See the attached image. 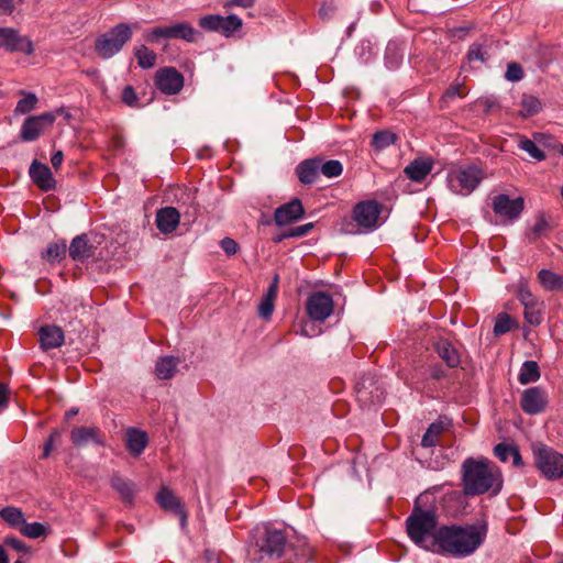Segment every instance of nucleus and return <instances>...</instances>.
I'll use <instances>...</instances> for the list:
<instances>
[{"label":"nucleus","instance_id":"obj_1","mask_svg":"<svg viewBox=\"0 0 563 563\" xmlns=\"http://www.w3.org/2000/svg\"><path fill=\"white\" fill-rule=\"evenodd\" d=\"M486 536V525L442 526L433 534L432 547L440 553L466 558L484 543Z\"/></svg>","mask_w":563,"mask_h":563},{"label":"nucleus","instance_id":"obj_2","mask_svg":"<svg viewBox=\"0 0 563 563\" xmlns=\"http://www.w3.org/2000/svg\"><path fill=\"white\" fill-rule=\"evenodd\" d=\"M462 481L465 495H482L492 490L500 492L503 486L501 473L487 459H466L462 464Z\"/></svg>","mask_w":563,"mask_h":563},{"label":"nucleus","instance_id":"obj_3","mask_svg":"<svg viewBox=\"0 0 563 563\" xmlns=\"http://www.w3.org/2000/svg\"><path fill=\"white\" fill-rule=\"evenodd\" d=\"M254 538L255 544L249 552L252 560H275L284 553L286 537L282 530L269 526L256 527Z\"/></svg>","mask_w":563,"mask_h":563},{"label":"nucleus","instance_id":"obj_4","mask_svg":"<svg viewBox=\"0 0 563 563\" xmlns=\"http://www.w3.org/2000/svg\"><path fill=\"white\" fill-rule=\"evenodd\" d=\"M485 177V172L475 164L453 166L448 170L446 184L453 194L468 196L481 185Z\"/></svg>","mask_w":563,"mask_h":563},{"label":"nucleus","instance_id":"obj_5","mask_svg":"<svg viewBox=\"0 0 563 563\" xmlns=\"http://www.w3.org/2000/svg\"><path fill=\"white\" fill-rule=\"evenodd\" d=\"M438 518L434 512L415 508L406 520L407 533L417 545L430 549L428 541L437 532ZM433 540L430 542L432 544Z\"/></svg>","mask_w":563,"mask_h":563},{"label":"nucleus","instance_id":"obj_6","mask_svg":"<svg viewBox=\"0 0 563 563\" xmlns=\"http://www.w3.org/2000/svg\"><path fill=\"white\" fill-rule=\"evenodd\" d=\"M135 29H139L137 23H119L114 25L108 32L97 37L95 52L103 59L113 57L131 40L133 30Z\"/></svg>","mask_w":563,"mask_h":563},{"label":"nucleus","instance_id":"obj_7","mask_svg":"<svg viewBox=\"0 0 563 563\" xmlns=\"http://www.w3.org/2000/svg\"><path fill=\"white\" fill-rule=\"evenodd\" d=\"M198 31L187 22H179L166 26H157L144 32V40L148 43H158L161 40H184L195 42Z\"/></svg>","mask_w":563,"mask_h":563},{"label":"nucleus","instance_id":"obj_8","mask_svg":"<svg viewBox=\"0 0 563 563\" xmlns=\"http://www.w3.org/2000/svg\"><path fill=\"white\" fill-rule=\"evenodd\" d=\"M534 461L538 470L551 481L563 476V455L553 449L541 445L534 449Z\"/></svg>","mask_w":563,"mask_h":563},{"label":"nucleus","instance_id":"obj_9","mask_svg":"<svg viewBox=\"0 0 563 563\" xmlns=\"http://www.w3.org/2000/svg\"><path fill=\"white\" fill-rule=\"evenodd\" d=\"M102 242L103 235L100 234L77 235L69 245V256L75 262L84 263L96 255V251Z\"/></svg>","mask_w":563,"mask_h":563},{"label":"nucleus","instance_id":"obj_10","mask_svg":"<svg viewBox=\"0 0 563 563\" xmlns=\"http://www.w3.org/2000/svg\"><path fill=\"white\" fill-rule=\"evenodd\" d=\"M382 206L375 200L357 203L353 209V219L365 232L373 231L379 225Z\"/></svg>","mask_w":563,"mask_h":563},{"label":"nucleus","instance_id":"obj_11","mask_svg":"<svg viewBox=\"0 0 563 563\" xmlns=\"http://www.w3.org/2000/svg\"><path fill=\"white\" fill-rule=\"evenodd\" d=\"M55 120L56 117L52 112H44L26 118L20 130L21 140L32 142L38 139L47 129L52 128Z\"/></svg>","mask_w":563,"mask_h":563},{"label":"nucleus","instance_id":"obj_12","mask_svg":"<svg viewBox=\"0 0 563 563\" xmlns=\"http://www.w3.org/2000/svg\"><path fill=\"white\" fill-rule=\"evenodd\" d=\"M306 309L310 319L322 322L333 312V299L327 292H312L307 299Z\"/></svg>","mask_w":563,"mask_h":563},{"label":"nucleus","instance_id":"obj_13","mask_svg":"<svg viewBox=\"0 0 563 563\" xmlns=\"http://www.w3.org/2000/svg\"><path fill=\"white\" fill-rule=\"evenodd\" d=\"M520 406L527 415H539L548 406V394L539 386L527 388L522 391Z\"/></svg>","mask_w":563,"mask_h":563},{"label":"nucleus","instance_id":"obj_14","mask_svg":"<svg viewBox=\"0 0 563 563\" xmlns=\"http://www.w3.org/2000/svg\"><path fill=\"white\" fill-rule=\"evenodd\" d=\"M492 206L496 214L508 220H515L523 211L525 200L521 197L510 199L509 196L500 194L493 198Z\"/></svg>","mask_w":563,"mask_h":563},{"label":"nucleus","instance_id":"obj_15","mask_svg":"<svg viewBox=\"0 0 563 563\" xmlns=\"http://www.w3.org/2000/svg\"><path fill=\"white\" fill-rule=\"evenodd\" d=\"M155 86L165 95H176L184 86V77L175 68H162L155 75Z\"/></svg>","mask_w":563,"mask_h":563},{"label":"nucleus","instance_id":"obj_16","mask_svg":"<svg viewBox=\"0 0 563 563\" xmlns=\"http://www.w3.org/2000/svg\"><path fill=\"white\" fill-rule=\"evenodd\" d=\"M7 48L10 52H22L31 55L34 51L32 42L27 37L21 36L18 31L10 27L0 29V48Z\"/></svg>","mask_w":563,"mask_h":563},{"label":"nucleus","instance_id":"obj_17","mask_svg":"<svg viewBox=\"0 0 563 563\" xmlns=\"http://www.w3.org/2000/svg\"><path fill=\"white\" fill-rule=\"evenodd\" d=\"M157 504L166 511L177 516L184 528L187 525V512L180 499L167 487H162L156 495Z\"/></svg>","mask_w":563,"mask_h":563},{"label":"nucleus","instance_id":"obj_18","mask_svg":"<svg viewBox=\"0 0 563 563\" xmlns=\"http://www.w3.org/2000/svg\"><path fill=\"white\" fill-rule=\"evenodd\" d=\"M305 213V209L299 199L279 206L274 212V221L278 227L288 225L299 220Z\"/></svg>","mask_w":563,"mask_h":563},{"label":"nucleus","instance_id":"obj_19","mask_svg":"<svg viewBox=\"0 0 563 563\" xmlns=\"http://www.w3.org/2000/svg\"><path fill=\"white\" fill-rule=\"evenodd\" d=\"M70 440L76 446L89 443L104 445V434L97 427H74L70 431Z\"/></svg>","mask_w":563,"mask_h":563},{"label":"nucleus","instance_id":"obj_20","mask_svg":"<svg viewBox=\"0 0 563 563\" xmlns=\"http://www.w3.org/2000/svg\"><path fill=\"white\" fill-rule=\"evenodd\" d=\"M30 177L33 183L44 191L54 190L56 187V181L53 177V174L49 167L45 164H42L37 161H34L30 167Z\"/></svg>","mask_w":563,"mask_h":563},{"label":"nucleus","instance_id":"obj_21","mask_svg":"<svg viewBox=\"0 0 563 563\" xmlns=\"http://www.w3.org/2000/svg\"><path fill=\"white\" fill-rule=\"evenodd\" d=\"M552 137L544 133H534L533 140L520 137L518 147L530 155L533 159L542 162L547 158L544 152L537 145V143L549 146Z\"/></svg>","mask_w":563,"mask_h":563},{"label":"nucleus","instance_id":"obj_22","mask_svg":"<svg viewBox=\"0 0 563 563\" xmlns=\"http://www.w3.org/2000/svg\"><path fill=\"white\" fill-rule=\"evenodd\" d=\"M156 227L164 234L172 233L176 230L180 221V213L174 207H165L156 213Z\"/></svg>","mask_w":563,"mask_h":563},{"label":"nucleus","instance_id":"obj_23","mask_svg":"<svg viewBox=\"0 0 563 563\" xmlns=\"http://www.w3.org/2000/svg\"><path fill=\"white\" fill-rule=\"evenodd\" d=\"M40 344L45 351L57 349L63 345L65 341L64 331L56 325H44L38 330Z\"/></svg>","mask_w":563,"mask_h":563},{"label":"nucleus","instance_id":"obj_24","mask_svg":"<svg viewBox=\"0 0 563 563\" xmlns=\"http://www.w3.org/2000/svg\"><path fill=\"white\" fill-rule=\"evenodd\" d=\"M111 487L119 494L121 500L128 505H132L136 494L135 484L119 475H113L110 479Z\"/></svg>","mask_w":563,"mask_h":563},{"label":"nucleus","instance_id":"obj_25","mask_svg":"<svg viewBox=\"0 0 563 563\" xmlns=\"http://www.w3.org/2000/svg\"><path fill=\"white\" fill-rule=\"evenodd\" d=\"M432 159H415L406 166L404 173L412 181H422L432 170Z\"/></svg>","mask_w":563,"mask_h":563},{"label":"nucleus","instance_id":"obj_26","mask_svg":"<svg viewBox=\"0 0 563 563\" xmlns=\"http://www.w3.org/2000/svg\"><path fill=\"white\" fill-rule=\"evenodd\" d=\"M242 27V20L234 14L228 16L213 15V31L229 37Z\"/></svg>","mask_w":563,"mask_h":563},{"label":"nucleus","instance_id":"obj_27","mask_svg":"<svg viewBox=\"0 0 563 563\" xmlns=\"http://www.w3.org/2000/svg\"><path fill=\"white\" fill-rule=\"evenodd\" d=\"M299 180L302 184H313L320 175L319 158H311L301 162L296 168Z\"/></svg>","mask_w":563,"mask_h":563},{"label":"nucleus","instance_id":"obj_28","mask_svg":"<svg viewBox=\"0 0 563 563\" xmlns=\"http://www.w3.org/2000/svg\"><path fill=\"white\" fill-rule=\"evenodd\" d=\"M278 292V276L276 275L268 286L265 295L263 296L260 306L258 314L264 319H269L274 311V301Z\"/></svg>","mask_w":563,"mask_h":563},{"label":"nucleus","instance_id":"obj_29","mask_svg":"<svg viewBox=\"0 0 563 563\" xmlns=\"http://www.w3.org/2000/svg\"><path fill=\"white\" fill-rule=\"evenodd\" d=\"M147 435L144 431L129 429L126 432V449L133 456H139L147 445Z\"/></svg>","mask_w":563,"mask_h":563},{"label":"nucleus","instance_id":"obj_30","mask_svg":"<svg viewBox=\"0 0 563 563\" xmlns=\"http://www.w3.org/2000/svg\"><path fill=\"white\" fill-rule=\"evenodd\" d=\"M179 364V360L174 356H164L157 360L155 365V375L158 379H170Z\"/></svg>","mask_w":563,"mask_h":563},{"label":"nucleus","instance_id":"obj_31","mask_svg":"<svg viewBox=\"0 0 563 563\" xmlns=\"http://www.w3.org/2000/svg\"><path fill=\"white\" fill-rule=\"evenodd\" d=\"M538 280L548 291H558L563 289V277L550 269H541L538 273Z\"/></svg>","mask_w":563,"mask_h":563},{"label":"nucleus","instance_id":"obj_32","mask_svg":"<svg viewBox=\"0 0 563 563\" xmlns=\"http://www.w3.org/2000/svg\"><path fill=\"white\" fill-rule=\"evenodd\" d=\"M439 356L450 366L455 367L460 364V354L456 349L446 340H440L437 343Z\"/></svg>","mask_w":563,"mask_h":563},{"label":"nucleus","instance_id":"obj_33","mask_svg":"<svg viewBox=\"0 0 563 563\" xmlns=\"http://www.w3.org/2000/svg\"><path fill=\"white\" fill-rule=\"evenodd\" d=\"M446 427L448 424L442 420L431 423L422 437L421 445L423 448L435 446L438 444L440 434L445 431Z\"/></svg>","mask_w":563,"mask_h":563},{"label":"nucleus","instance_id":"obj_34","mask_svg":"<svg viewBox=\"0 0 563 563\" xmlns=\"http://www.w3.org/2000/svg\"><path fill=\"white\" fill-rule=\"evenodd\" d=\"M494 453L501 462H507L511 457L512 464L515 466L522 465L521 455H520L518 449L514 445L499 443L495 446Z\"/></svg>","mask_w":563,"mask_h":563},{"label":"nucleus","instance_id":"obj_35","mask_svg":"<svg viewBox=\"0 0 563 563\" xmlns=\"http://www.w3.org/2000/svg\"><path fill=\"white\" fill-rule=\"evenodd\" d=\"M542 110V103L539 98L532 95H523L520 100L519 114L522 118H530Z\"/></svg>","mask_w":563,"mask_h":563},{"label":"nucleus","instance_id":"obj_36","mask_svg":"<svg viewBox=\"0 0 563 563\" xmlns=\"http://www.w3.org/2000/svg\"><path fill=\"white\" fill-rule=\"evenodd\" d=\"M540 378L539 365L534 361H526L520 368L518 380L521 385L536 383Z\"/></svg>","mask_w":563,"mask_h":563},{"label":"nucleus","instance_id":"obj_37","mask_svg":"<svg viewBox=\"0 0 563 563\" xmlns=\"http://www.w3.org/2000/svg\"><path fill=\"white\" fill-rule=\"evenodd\" d=\"M19 95L22 96V98L18 101L14 109L16 115L26 114L36 108L38 98L35 93L20 90Z\"/></svg>","mask_w":563,"mask_h":563},{"label":"nucleus","instance_id":"obj_38","mask_svg":"<svg viewBox=\"0 0 563 563\" xmlns=\"http://www.w3.org/2000/svg\"><path fill=\"white\" fill-rule=\"evenodd\" d=\"M0 518L12 528H20L25 521L24 515L20 508L4 507L0 510Z\"/></svg>","mask_w":563,"mask_h":563},{"label":"nucleus","instance_id":"obj_39","mask_svg":"<svg viewBox=\"0 0 563 563\" xmlns=\"http://www.w3.org/2000/svg\"><path fill=\"white\" fill-rule=\"evenodd\" d=\"M134 55L139 66L143 69L152 68L156 64V54L145 45L135 47Z\"/></svg>","mask_w":563,"mask_h":563},{"label":"nucleus","instance_id":"obj_40","mask_svg":"<svg viewBox=\"0 0 563 563\" xmlns=\"http://www.w3.org/2000/svg\"><path fill=\"white\" fill-rule=\"evenodd\" d=\"M48 531L49 527L41 522L27 523L24 521V523L20 528L21 534L30 539L45 537L48 533Z\"/></svg>","mask_w":563,"mask_h":563},{"label":"nucleus","instance_id":"obj_41","mask_svg":"<svg viewBox=\"0 0 563 563\" xmlns=\"http://www.w3.org/2000/svg\"><path fill=\"white\" fill-rule=\"evenodd\" d=\"M397 141V135L390 131H378L373 135L372 146L376 151H383Z\"/></svg>","mask_w":563,"mask_h":563},{"label":"nucleus","instance_id":"obj_42","mask_svg":"<svg viewBox=\"0 0 563 563\" xmlns=\"http://www.w3.org/2000/svg\"><path fill=\"white\" fill-rule=\"evenodd\" d=\"M319 170L327 178H334L342 174L343 166L338 159L322 161L319 158Z\"/></svg>","mask_w":563,"mask_h":563},{"label":"nucleus","instance_id":"obj_43","mask_svg":"<svg viewBox=\"0 0 563 563\" xmlns=\"http://www.w3.org/2000/svg\"><path fill=\"white\" fill-rule=\"evenodd\" d=\"M517 298L523 305V307L542 305V302H540L539 299L530 291L528 283L522 279L518 285Z\"/></svg>","mask_w":563,"mask_h":563},{"label":"nucleus","instance_id":"obj_44","mask_svg":"<svg viewBox=\"0 0 563 563\" xmlns=\"http://www.w3.org/2000/svg\"><path fill=\"white\" fill-rule=\"evenodd\" d=\"M402 58V54L397 44L389 43L385 52V60L388 68L394 69L398 67Z\"/></svg>","mask_w":563,"mask_h":563},{"label":"nucleus","instance_id":"obj_45","mask_svg":"<svg viewBox=\"0 0 563 563\" xmlns=\"http://www.w3.org/2000/svg\"><path fill=\"white\" fill-rule=\"evenodd\" d=\"M66 254V244L63 243H52L47 246L46 252L44 254V258L48 262H57L65 257Z\"/></svg>","mask_w":563,"mask_h":563},{"label":"nucleus","instance_id":"obj_46","mask_svg":"<svg viewBox=\"0 0 563 563\" xmlns=\"http://www.w3.org/2000/svg\"><path fill=\"white\" fill-rule=\"evenodd\" d=\"M541 305L525 307V319L531 325H539L543 320Z\"/></svg>","mask_w":563,"mask_h":563},{"label":"nucleus","instance_id":"obj_47","mask_svg":"<svg viewBox=\"0 0 563 563\" xmlns=\"http://www.w3.org/2000/svg\"><path fill=\"white\" fill-rule=\"evenodd\" d=\"M121 100L124 104L131 108H140L142 103L140 98L132 86H125L122 90Z\"/></svg>","mask_w":563,"mask_h":563},{"label":"nucleus","instance_id":"obj_48","mask_svg":"<svg viewBox=\"0 0 563 563\" xmlns=\"http://www.w3.org/2000/svg\"><path fill=\"white\" fill-rule=\"evenodd\" d=\"M512 327V320L509 314L507 313H500L498 314L495 325H494V332L497 335L505 334L511 330Z\"/></svg>","mask_w":563,"mask_h":563},{"label":"nucleus","instance_id":"obj_49","mask_svg":"<svg viewBox=\"0 0 563 563\" xmlns=\"http://www.w3.org/2000/svg\"><path fill=\"white\" fill-rule=\"evenodd\" d=\"M487 52L483 48L481 44H473L471 45L468 52H467V58L470 62H485L486 60Z\"/></svg>","mask_w":563,"mask_h":563},{"label":"nucleus","instance_id":"obj_50","mask_svg":"<svg viewBox=\"0 0 563 563\" xmlns=\"http://www.w3.org/2000/svg\"><path fill=\"white\" fill-rule=\"evenodd\" d=\"M505 77L509 81H519L523 78V70L517 63H510L507 67Z\"/></svg>","mask_w":563,"mask_h":563},{"label":"nucleus","instance_id":"obj_51","mask_svg":"<svg viewBox=\"0 0 563 563\" xmlns=\"http://www.w3.org/2000/svg\"><path fill=\"white\" fill-rule=\"evenodd\" d=\"M313 228L312 223H306L296 228L290 229L283 238H300L307 235Z\"/></svg>","mask_w":563,"mask_h":563},{"label":"nucleus","instance_id":"obj_52","mask_svg":"<svg viewBox=\"0 0 563 563\" xmlns=\"http://www.w3.org/2000/svg\"><path fill=\"white\" fill-rule=\"evenodd\" d=\"M466 95L465 89L462 85H453L451 86L443 95V100H451L454 98H463Z\"/></svg>","mask_w":563,"mask_h":563},{"label":"nucleus","instance_id":"obj_53","mask_svg":"<svg viewBox=\"0 0 563 563\" xmlns=\"http://www.w3.org/2000/svg\"><path fill=\"white\" fill-rule=\"evenodd\" d=\"M4 544L10 547L14 551L21 552V553H26L30 550V548L23 541L16 539V538H13V537L5 538Z\"/></svg>","mask_w":563,"mask_h":563},{"label":"nucleus","instance_id":"obj_54","mask_svg":"<svg viewBox=\"0 0 563 563\" xmlns=\"http://www.w3.org/2000/svg\"><path fill=\"white\" fill-rule=\"evenodd\" d=\"M220 246L228 256L235 255L239 251L238 243L231 238H224L221 240Z\"/></svg>","mask_w":563,"mask_h":563},{"label":"nucleus","instance_id":"obj_55","mask_svg":"<svg viewBox=\"0 0 563 563\" xmlns=\"http://www.w3.org/2000/svg\"><path fill=\"white\" fill-rule=\"evenodd\" d=\"M59 435H60V433L57 430H54L51 433L49 438L47 439V441L44 444V450H43V455H42L43 459H46L51 454V451L53 450L54 441Z\"/></svg>","mask_w":563,"mask_h":563},{"label":"nucleus","instance_id":"obj_56","mask_svg":"<svg viewBox=\"0 0 563 563\" xmlns=\"http://www.w3.org/2000/svg\"><path fill=\"white\" fill-rule=\"evenodd\" d=\"M10 390L7 385L0 383V411H2L9 402Z\"/></svg>","mask_w":563,"mask_h":563},{"label":"nucleus","instance_id":"obj_57","mask_svg":"<svg viewBox=\"0 0 563 563\" xmlns=\"http://www.w3.org/2000/svg\"><path fill=\"white\" fill-rule=\"evenodd\" d=\"M15 9L14 0H0V14L10 15Z\"/></svg>","mask_w":563,"mask_h":563},{"label":"nucleus","instance_id":"obj_58","mask_svg":"<svg viewBox=\"0 0 563 563\" xmlns=\"http://www.w3.org/2000/svg\"><path fill=\"white\" fill-rule=\"evenodd\" d=\"M255 3V0H228L225 2V7H242V8H251Z\"/></svg>","mask_w":563,"mask_h":563},{"label":"nucleus","instance_id":"obj_59","mask_svg":"<svg viewBox=\"0 0 563 563\" xmlns=\"http://www.w3.org/2000/svg\"><path fill=\"white\" fill-rule=\"evenodd\" d=\"M549 228V223L545 219H539L534 227H533V232L537 234V235H541L544 231H547Z\"/></svg>","mask_w":563,"mask_h":563},{"label":"nucleus","instance_id":"obj_60","mask_svg":"<svg viewBox=\"0 0 563 563\" xmlns=\"http://www.w3.org/2000/svg\"><path fill=\"white\" fill-rule=\"evenodd\" d=\"M63 159L64 154L62 151H57L52 155L51 163L56 170L60 167Z\"/></svg>","mask_w":563,"mask_h":563},{"label":"nucleus","instance_id":"obj_61","mask_svg":"<svg viewBox=\"0 0 563 563\" xmlns=\"http://www.w3.org/2000/svg\"><path fill=\"white\" fill-rule=\"evenodd\" d=\"M199 24L205 30H211V14L201 18Z\"/></svg>","mask_w":563,"mask_h":563},{"label":"nucleus","instance_id":"obj_62","mask_svg":"<svg viewBox=\"0 0 563 563\" xmlns=\"http://www.w3.org/2000/svg\"><path fill=\"white\" fill-rule=\"evenodd\" d=\"M0 563H9V558L2 545H0Z\"/></svg>","mask_w":563,"mask_h":563},{"label":"nucleus","instance_id":"obj_63","mask_svg":"<svg viewBox=\"0 0 563 563\" xmlns=\"http://www.w3.org/2000/svg\"><path fill=\"white\" fill-rule=\"evenodd\" d=\"M558 152L563 156V144L556 146Z\"/></svg>","mask_w":563,"mask_h":563},{"label":"nucleus","instance_id":"obj_64","mask_svg":"<svg viewBox=\"0 0 563 563\" xmlns=\"http://www.w3.org/2000/svg\"><path fill=\"white\" fill-rule=\"evenodd\" d=\"M77 413V410L75 409H71L67 412V416H70V415H76Z\"/></svg>","mask_w":563,"mask_h":563}]
</instances>
